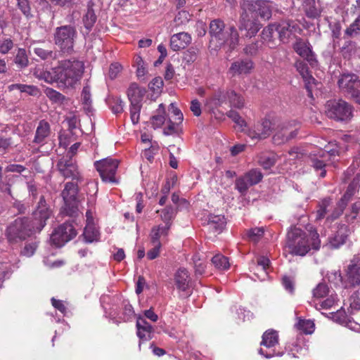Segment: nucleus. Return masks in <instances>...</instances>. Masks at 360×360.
<instances>
[{"label":"nucleus","instance_id":"nucleus-19","mask_svg":"<svg viewBox=\"0 0 360 360\" xmlns=\"http://www.w3.org/2000/svg\"><path fill=\"white\" fill-rule=\"evenodd\" d=\"M254 69V63L249 58H238L233 61L229 70L228 74L231 77L250 75Z\"/></svg>","mask_w":360,"mask_h":360},{"label":"nucleus","instance_id":"nucleus-27","mask_svg":"<svg viewBox=\"0 0 360 360\" xmlns=\"http://www.w3.org/2000/svg\"><path fill=\"white\" fill-rule=\"evenodd\" d=\"M295 68L304 81L308 96L313 98L312 86L315 84V79L309 74L307 64L298 60L295 63Z\"/></svg>","mask_w":360,"mask_h":360},{"label":"nucleus","instance_id":"nucleus-37","mask_svg":"<svg viewBox=\"0 0 360 360\" xmlns=\"http://www.w3.org/2000/svg\"><path fill=\"white\" fill-rule=\"evenodd\" d=\"M227 100L230 104V107L241 109L244 107L245 101L243 96L238 94L233 90L226 91Z\"/></svg>","mask_w":360,"mask_h":360},{"label":"nucleus","instance_id":"nucleus-18","mask_svg":"<svg viewBox=\"0 0 360 360\" xmlns=\"http://www.w3.org/2000/svg\"><path fill=\"white\" fill-rule=\"evenodd\" d=\"M338 84L340 90L348 95L354 94L360 89V80L354 73H343L340 75Z\"/></svg>","mask_w":360,"mask_h":360},{"label":"nucleus","instance_id":"nucleus-52","mask_svg":"<svg viewBox=\"0 0 360 360\" xmlns=\"http://www.w3.org/2000/svg\"><path fill=\"white\" fill-rule=\"evenodd\" d=\"M96 20V16L92 8H89L83 18L84 27L89 31L91 30Z\"/></svg>","mask_w":360,"mask_h":360},{"label":"nucleus","instance_id":"nucleus-6","mask_svg":"<svg viewBox=\"0 0 360 360\" xmlns=\"http://www.w3.org/2000/svg\"><path fill=\"white\" fill-rule=\"evenodd\" d=\"M326 114L335 121L347 122L352 117V107L342 99L330 100L326 104Z\"/></svg>","mask_w":360,"mask_h":360},{"label":"nucleus","instance_id":"nucleus-9","mask_svg":"<svg viewBox=\"0 0 360 360\" xmlns=\"http://www.w3.org/2000/svg\"><path fill=\"white\" fill-rule=\"evenodd\" d=\"M77 186L73 182H68L62 191L61 195L64 201L63 212L68 216L74 217L78 212L77 200Z\"/></svg>","mask_w":360,"mask_h":360},{"label":"nucleus","instance_id":"nucleus-63","mask_svg":"<svg viewBox=\"0 0 360 360\" xmlns=\"http://www.w3.org/2000/svg\"><path fill=\"white\" fill-rule=\"evenodd\" d=\"M198 49L193 47L189 49L184 53V60L187 64L194 63L198 58Z\"/></svg>","mask_w":360,"mask_h":360},{"label":"nucleus","instance_id":"nucleus-60","mask_svg":"<svg viewBox=\"0 0 360 360\" xmlns=\"http://www.w3.org/2000/svg\"><path fill=\"white\" fill-rule=\"evenodd\" d=\"M135 64L136 66V75L139 78L144 77L147 73L145 62L141 56H136L135 58Z\"/></svg>","mask_w":360,"mask_h":360},{"label":"nucleus","instance_id":"nucleus-50","mask_svg":"<svg viewBox=\"0 0 360 360\" xmlns=\"http://www.w3.org/2000/svg\"><path fill=\"white\" fill-rule=\"evenodd\" d=\"M359 177L356 176L349 184L343 195L351 200L352 196L359 191Z\"/></svg>","mask_w":360,"mask_h":360},{"label":"nucleus","instance_id":"nucleus-13","mask_svg":"<svg viewBox=\"0 0 360 360\" xmlns=\"http://www.w3.org/2000/svg\"><path fill=\"white\" fill-rule=\"evenodd\" d=\"M77 231L72 224L65 222L54 230L51 236V242L56 247H62L77 236Z\"/></svg>","mask_w":360,"mask_h":360},{"label":"nucleus","instance_id":"nucleus-58","mask_svg":"<svg viewBox=\"0 0 360 360\" xmlns=\"http://www.w3.org/2000/svg\"><path fill=\"white\" fill-rule=\"evenodd\" d=\"M274 32H276V24L269 25L264 27L262 32V39L266 41H271Z\"/></svg>","mask_w":360,"mask_h":360},{"label":"nucleus","instance_id":"nucleus-55","mask_svg":"<svg viewBox=\"0 0 360 360\" xmlns=\"http://www.w3.org/2000/svg\"><path fill=\"white\" fill-rule=\"evenodd\" d=\"M226 115L240 128L241 131L243 130V127H246V122L238 112L231 110L226 112Z\"/></svg>","mask_w":360,"mask_h":360},{"label":"nucleus","instance_id":"nucleus-64","mask_svg":"<svg viewBox=\"0 0 360 360\" xmlns=\"http://www.w3.org/2000/svg\"><path fill=\"white\" fill-rule=\"evenodd\" d=\"M333 319L340 324H348L349 321V318L347 315L345 311L344 310H338L333 315Z\"/></svg>","mask_w":360,"mask_h":360},{"label":"nucleus","instance_id":"nucleus-30","mask_svg":"<svg viewBox=\"0 0 360 360\" xmlns=\"http://www.w3.org/2000/svg\"><path fill=\"white\" fill-rule=\"evenodd\" d=\"M174 215V210L172 206H167L162 210L161 214V219L165 223V225L161 226L159 224V238L161 236H167L168 231L172 224V220Z\"/></svg>","mask_w":360,"mask_h":360},{"label":"nucleus","instance_id":"nucleus-7","mask_svg":"<svg viewBox=\"0 0 360 360\" xmlns=\"http://www.w3.org/2000/svg\"><path fill=\"white\" fill-rule=\"evenodd\" d=\"M146 93L136 83H131L127 89V96L131 103L130 116L131 122L136 124L139 121L141 101Z\"/></svg>","mask_w":360,"mask_h":360},{"label":"nucleus","instance_id":"nucleus-11","mask_svg":"<svg viewBox=\"0 0 360 360\" xmlns=\"http://www.w3.org/2000/svg\"><path fill=\"white\" fill-rule=\"evenodd\" d=\"M149 319L152 322H156L158 315L153 309H150L144 311V316H139L136 318L137 335L143 341L150 340L154 334V328L146 320Z\"/></svg>","mask_w":360,"mask_h":360},{"label":"nucleus","instance_id":"nucleus-43","mask_svg":"<svg viewBox=\"0 0 360 360\" xmlns=\"http://www.w3.org/2000/svg\"><path fill=\"white\" fill-rule=\"evenodd\" d=\"M13 89L20 91L21 93H25L27 95L36 96L39 94V89L34 85H27L23 84H15L13 85Z\"/></svg>","mask_w":360,"mask_h":360},{"label":"nucleus","instance_id":"nucleus-45","mask_svg":"<svg viewBox=\"0 0 360 360\" xmlns=\"http://www.w3.org/2000/svg\"><path fill=\"white\" fill-rule=\"evenodd\" d=\"M303 8L306 15L309 18H315L318 15V10L316 7L315 0H304Z\"/></svg>","mask_w":360,"mask_h":360},{"label":"nucleus","instance_id":"nucleus-14","mask_svg":"<svg viewBox=\"0 0 360 360\" xmlns=\"http://www.w3.org/2000/svg\"><path fill=\"white\" fill-rule=\"evenodd\" d=\"M241 8L243 11H248L255 15L260 16L264 20L271 17V6L268 1L262 0H241Z\"/></svg>","mask_w":360,"mask_h":360},{"label":"nucleus","instance_id":"nucleus-46","mask_svg":"<svg viewBox=\"0 0 360 360\" xmlns=\"http://www.w3.org/2000/svg\"><path fill=\"white\" fill-rule=\"evenodd\" d=\"M244 174L253 186L258 184L263 179V174L259 169H252Z\"/></svg>","mask_w":360,"mask_h":360},{"label":"nucleus","instance_id":"nucleus-54","mask_svg":"<svg viewBox=\"0 0 360 360\" xmlns=\"http://www.w3.org/2000/svg\"><path fill=\"white\" fill-rule=\"evenodd\" d=\"M311 165L313 167L316 171L320 170L321 173L319 176L323 178L326 174V171L325 167L326 166V163L324 160H320L317 158H311Z\"/></svg>","mask_w":360,"mask_h":360},{"label":"nucleus","instance_id":"nucleus-44","mask_svg":"<svg viewBox=\"0 0 360 360\" xmlns=\"http://www.w3.org/2000/svg\"><path fill=\"white\" fill-rule=\"evenodd\" d=\"M345 34L349 37H354L360 34V14L345 30Z\"/></svg>","mask_w":360,"mask_h":360},{"label":"nucleus","instance_id":"nucleus-35","mask_svg":"<svg viewBox=\"0 0 360 360\" xmlns=\"http://www.w3.org/2000/svg\"><path fill=\"white\" fill-rule=\"evenodd\" d=\"M227 100L226 92L218 91L215 93L212 96L207 98L206 101V105L211 109L221 106Z\"/></svg>","mask_w":360,"mask_h":360},{"label":"nucleus","instance_id":"nucleus-40","mask_svg":"<svg viewBox=\"0 0 360 360\" xmlns=\"http://www.w3.org/2000/svg\"><path fill=\"white\" fill-rule=\"evenodd\" d=\"M83 236L86 243H92L98 240L99 233L93 224H87L84 228Z\"/></svg>","mask_w":360,"mask_h":360},{"label":"nucleus","instance_id":"nucleus-33","mask_svg":"<svg viewBox=\"0 0 360 360\" xmlns=\"http://www.w3.org/2000/svg\"><path fill=\"white\" fill-rule=\"evenodd\" d=\"M191 15L186 11H179L175 16L173 22L172 27L173 29L175 28L176 30H184L186 28V25L191 20Z\"/></svg>","mask_w":360,"mask_h":360},{"label":"nucleus","instance_id":"nucleus-38","mask_svg":"<svg viewBox=\"0 0 360 360\" xmlns=\"http://www.w3.org/2000/svg\"><path fill=\"white\" fill-rule=\"evenodd\" d=\"M252 186L253 185H252L245 174L237 178L235 181V189L237 190L242 196L246 195L248 189Z\"/></svg>","mask_w":360,"mask_h":360},{"label":"nucleus","instance_id":"nucleus-29","mask_svg":"<svg viewBox=\"0 0 360 360\" xmlns=\"http://www.w3.org/2000/svg\"><path fill=\"white\" fill-rule=\"evenodd\" d=\"M347 282L352 287L360 285V260L352 261L347 271Z\"/></svg>","mask_w":360,"mask_h":360},{"label":"nucleus","instance_id":"nucleus-53","mask_svg":"<svg viewBox=\"0 0 360 360\" xmlns=\"http://www.w3.org/2000/svg\"><path fill=\"white\" fill-rule=\"evenodd\" d=\"M356 46L355 42L346 41L340 49V53L345 58H349L355 52Z\"/></svg>","mask_w":360,"mask_h":360},{"label":"nucleus","instance_id":"nucleus-39","mask_svg":"<svg viewBox=\"0 0 360 360\" xmlns=\"http://www.w3.org/2000/svg\"><path fill=\"white\" fill-rule=\"evenodd\" d=\"M33 52L41 60H55L57 58V52L56 51L45 49L42 47H34Z\"/></svg>","mask_w":360,"mask_h":360},{"label":"nucleus","instance_id":"nucleus-62","mask_svg":"<svg viewBox=\"0 0 360 360\" xmlns=\"http://www.w3.org/2000/svg\"><path fill=\"white\" fill-rule=\"evenodd\" d=\"M262 44L259 41H255L252 44H248L243 49V52L248 56H255L257 54Z\"/></svg>","mask_w":360,"mask_h":360},{"label":"nucleus","instance_id":"nucleus-61","mask_svg":"<svg viewBox=\"0 0 360 360\" xmlns=\"http://www.w3.org/2000/svg\"><path fill=\"white\" fill-rule=\"evenodd\" d=\"M338 302V297L335 293H331L323 301H321L319 304L321 309H329L333 307Z\"/></svg>","mask_w":360,"mask_h":360},{"label":"nucleus","instance_id":"nucleus-59","mask_svg":"<svg viewBox=\"0 0 360 360\" xmlns=\"http://www.w3.org/2000/svg\"><path fill=\"white\" fill-rule=\"evenodd\" d=\"M110 108L113 113L118 114L123 112L124 102L120 98H112L110 103Z\"/></svg>","mask_w":360,"mask_h":360},{"label":"nucleus","instance_id":"nucleus-25","mask_svg":"<svg viewBox=\"0 0 360 360\" xmlns=\"http://www.w3.org/2000/svg\"><path fill=\"white\" fill-rule=\"evenodd\" d=\"M297 135V129H291L290 124H283L273 136L272 141L276 145H282L294 139Z\"/></svg>","mask_w":360,"mask_h":360},{"label":"nucleus","instance_id":"nucleus-48","mask_svg":"<svg viewBox=\"0 0 360 360\" xmlns=\"http://www.w3.org/2000/svg\"><path fill=\"white\" fill-rule=\"evenodd\" d=\"M276 162V157L275 155H261L259 158L258 163L264 169H269L272 167Z\"/></svg>","mask_w":360,"mask_h":360},{"label":"nucleus","instance_id":"nucleus-41","mask_svg":"<svg viewBox=\"0 0 360 360\" xmlns=\"http://www.w3.org/2000/svg\"><path fill=\"white\" fill-rule=\"evenodd\" d=\"M82 101L83 108L86 112H91V94L90 87L89 86H84L82 91Z\"/></svg>","mask_w":360,"mask_h":360},{"label":"nucleus","instance_id":"nucleus-36","mask_svg":"<svg viewBox=\"0 0 360 360\" xmlns=\"http://www.w3.org/2000/svg\"><path fill=\"white\" fill-rule=\"evenodd\" d=\"M332 200L330 198H325L320 200L317 205V210L315 212L316 221H319L325 217L326 218V214L328 212V208L330 205Z\"/></svg>","mask_w":360,"mask_h":360},{"label":"nucleus","instance_id":"nucleus-10","mask_svg":"<svg viewBox=\"0 0 360 360\" xmlns=\"http://www.w3.org/2000/svg\"><path fill=\"white\" fill-rule=\"evenodd\" d=\"M278 344V335L274 330H268L262 335V340L260 343L261 347L258 352L260 355L266 359L274 356H281L283 352H276L275 347Z\"/></svg>","mask_w":360,"mask_h":360},{"label":"nucleus","instance_id":"nucleus-4","mask_svg":"<svg viewBox=\"0 0 360 360\" xmlns=\"http://www.w3.org/2000/svg\"><path fill=\"white\" fill-rule=\"evenodd\" d=\"M36 231L28 218L18 217L7 227L6 236L10 243H18L26 240Z\"/></svg>","mask_w":360,"mask_h":360},{"label":"nucleus","instance_id":"nucleus-57","mask_svg":"<svg viewBox=\"0 0 360 360\" xmlns=\"http://www.w3.org/2000/svg\"><path fill=\"white\" fill-rule=\"evenodd\" d=\"M264 233L263 228L255 227L250 229L247 233V236L250 240L256 243L262 237Z\"/></svg>","mask_w":360,"mask_h":360},{"label":"nucleus","instance_id":"nucleus-56","mask_svg":"<svg viewBox=\"0 0 360 360\" xmlns=\"http://www.w3.org/2000/svg\"><path fill=\"white\" fill-rule=\"evenodd\" d=\"M329 282L339 285L342 283V276L340 270H333L328 272L326 276Z\"/></svg>","mask_w":360,"mask_h":360},{"label":"nucleus","instance_id":"nucleus-5","mask_svg":"<svg viewBox=\"0 0 360 360\" xmlns=\"http://www.w3.org/2000/svg\"><path fill=\"white\" fill-rule=\"evenodd\" d=\"M76 37L77 30L70 25L56 27L53 34L54 44L62 53L68 54L72 53Z\"/></svg>","mask_w":360,"mask_h":360},{"label":"nucleus","instance_id":"nucleus-20","mask_svg":"<svg viewBox=\"0 0 360 360\" xmlns=\"http://www.w3.org/2000/svg\"><path fill=\"white\" fill-rule=\"evenodd\" d=\"M273 126L274 124L269 119H262L249 131L248 136L252 139H265L270 136Z\"/></svg>","mask_w":360,"mask_h":360},{"label":"nucleus","instance_id":"nucleus-3","mask_svg":"<svg viewBox=\"0 0 360 360\" xmlns=\"http://www.w3.org/2000/svg\"><path fill=\"white\" fill-rule=\"evenodd\" d=\"M57 68L59 82L67 86H72L81 79L84 65L83 62L74 58L60 61Z\"/></svg>","mask_w":360,"mask_h":360},{"label":"nucleus","instance_id":"nucleus-12","mask_svg":"<svg viewBox=\"0 0 360 360\" xmlns=\"http://www.w3.org/2000/svg\"><path fill=\"white\" fill-rule=\"evenodd\" d=\"M52 214L50 205L46 202L45 197L41 195L32 213V224L37 232H40L46 224V221Z\"/></svg>","mask_w":360,"mask_h":360},{"label":"nucleus","instance_id":"nucleus-21","mask_svg":"<svg viewBox=\"0 0 360 360\" xmlns=\"http://www.w3.org/2000/svg\"><path fill=\"white\" fill-rule=\"evenodd\" d=\"M295 51L304 60H306L311 66L317 64L315 53L312 51L310 44L304 41L301 38H297L293 44Z\"/></svg>","mask_w":360,"mask_h":360},{"label":"nucleus","instance_id":"nucleus-26","mask_svg":"<svg viewBox=\"0 0 360 360\" xmlns=\"http://www.w3.org/2000/svg\"><path fill=\"white\" fill-rule=\"evenodd\" d=\"M51 134L49 123L44 120L39 121L35 131L33 143L41 146L45 145L48 142Z\"/></svg>","mask_w":360,"mask_h":360},{"label":"nucleus","instance_id":"nucleus-42","mask_svg":"<svg viewBox=\"0 0 360 360\" xmlns=\"http://www.w3.org/2000/svg\"><path fill=\"white\" fill-rule=\"evenodd\" d=\"M211 261L213 265L219 270H226L230 266L228 258L221 254L214 255Z\"/></svg>","mask_w":360,"mask_h":360},{"label":"nucleus","instance_id":"nucleus-17","mask_svg":"<svg viewBox=\"0 0 360 360\" xmlns=\"http://www.w3.org/2000/svg\"><path fill=\"white\" fill-rule=\"evenodd\" d=\"M57 168L60 174L65 178H72V180H79L80 174L75 162L71 157H63L57 163Z\"/></svg>","mask_w":360,"mask_h":360},{"label":"nucleus","instance_id":"nucleus-23","mask_svg":"<svg viewBox=\"0 0 360 360\" xmlns=\"http://www.w3.org/2000/svg\"><path fill=\"white\" fill-rule=\"evenodd\" d=\"M248 11H244L240 15L239 30L245 34L243 37L251 38L256 35L259 30L261 25L255 20H250Z\"/></svg>","mask_w":360,"mask_h":360},{"label":"nucleus","instance_id":"nucleus-51","mask_svg":"<svg viewBox=\"0 0 360 360\" xmlns=\"http://www.w3.org/2000/svg\"><path fill=\"white\" fill-rule=\"evenodd\" d=\"M330 295V289L325 283H319L313 290V295L316 298H323Z\"/></svg>","mask_w":360,"mask_h":360},{"label":"nucleus","instance_id":"nucleus-8","mask_svg":"<svg viewBox=\"0 0 360 360\" xmlns=\"http://www.w3.org/2000/svg\"><path fill=\"white\" fill-rule=\"evenodd\" d=\"M94 165L103 181L114 184H117L119 183L118 179L115 176L119 165V161L117 160L107 158L96 161L94 163Z\"/></svg>","mask_w":360,"mask_h":360},{"label":"nucleus","instance_id":"nucleus-34","mask_svg":"<svg viewBox=\"0 0 360 360\" xmlns=\"http://www.w3.org/2000/svg\"><path fill=\"white\" fill-rule=\"evenodd\" d=\"M176 181L177 176L176 175H174L171 178H167L166 179L161 189L162 196L159 199L160 205H163L166 203L167 200V195L169 193L171 188H173L174 186L175 185Z\"/></svg>","mask_w":360,"mask_h":360},{"label":"nucleus","instance_id":"nucleus-1","mask_svg":"<svg viewBox=\"0 0 360 360\" xmlns=\"http://www.w3.org/2000/svg\"><path fill=\"white\" fill-rule=\"evenodd\" d=\"M286 247L292 255L305 256L311 249L319 250V234L312 226L307 229V232L300 228L292 226L287 233Z\"/></svg>","mask_w":360,"mask_h":360},{"label":"nucleus","instance_id":"nucleus-49","mask_svg":"<svg viewBox=\"0 0 360 360\" xmlns=\"http://www.w3.org/2000/svg\"><path fill=\"white\" fill-rule=\"evenodd\" d=\"M208 224L215 231H221L224 227V218L221 216H213L209 218Z\"/></svg>","mask_w":360,"mask_h":360},{"label":"nucleus","instance_id":"nucleus-47","mask_svg":"<svg viewBox=\"0 0 360 360\" xmlns=\"http://www.w3.org/2000/svg\"><path fill=\"white\" fill-rule=\"evenodd\" d=\"M14 62L20 68H25L28 65L29 60L25 49H18Z\"/></svg>","mask_w":360,"mask_h":360},{"label":"nucleus","instance_id":"nucleus-24","mask_svg":"<svg viewBox=\"0 0 360 360\" xmlns=\"http://www.w3.org/2000/svg\"><path fill=\"white\" fill-rule=\"evenodd\" d=\"M162 123V133L165 136H171L177 133V127L180 124L177 121L172 120L166 113L165 105L159 104V124Z\"/></svg>","mask_w":360,"mask_h":360},{"label":"nucleus","instance_id":"nucleus-31","mask_svg":"<svg viewBox=\"0 0 360 360\" xmlns=\"http://www.w3.org/2000/svg\"><path fill=\"white\" fill-rule=\"evenodd\" d=\"M34 75L39 79L44 80L47 83L59 82V75L58 68H55L51 71L44 70L42 68H35Z\"/></svg>","mask_w":360,"mask_h":360},{"label":"nucleus","instance_id":"nucleus-15","mask_svg":"<svg viewBox=\"0 0 360 360\" xmlns=\"http://www.w3.org/2000/svg\"><path fill=\"white\" fill-rule=\"evenodd\" d=\"M276 24L278 37L284 44L288 43L292 37H295L296 34H300L301 32L299 25L291 20H283Z\"/></svg>","mask_w":360,"mask_h":360},{"label":"nucleus","instance_id":"nucleus-2","mask_svg":"<svg viewBox=\"0 0 360 360\" xmlns=\"http://www.w3.org/2000/svg\"><path fill=\"white\" fill-rule=\"evenodd\" d=\"M210 43L216 47L227 46L234 49L238 44L239 36L237 30L233 25L226 27L224 22L216 19L210 24Z\"/></svg>","mask_w":360,"mask_h":360},{"label":"nucleus","instance_id":"nucleus-28","mask_svg":"<svg viewBox=\"0 0 360 360\" xmlns=\"http://www.w3.org/2000/svg\"><path fill=\"white\" fill-rule=\"evenodd\" d=\"M191 36L185 32L173 34L170 39V46L174 51H179L187 47L191 42Z\"/></svg>","mask_w":360,"mask_h":360},{"label":"nucleus","instance_id":"nucleus-32","mask_svg":"<svg viewBox=\"0 0 360 360\" xmlns=\"http://www.w3.org/2000/svg\"><path fill=\"white\" fill-rule=\"evenodd\" d=\"M270 260L266 257H260L257 259V264L253 267L255 275L261 281L265 280L267 277V269L269 266Z\"/></svg>","mask_w":360,"mask_h":360},{"label":"nucleus","instance_id":"nucleus-22","mask_svg":"<svg viewBox=\"0 0 360 360\" xmlns=\"http://www.w3.org/2000/svg\"><path fill=\"white\" fill-rule=\"evenodd\" d=\"M174 281L176 288L183 292L182 297H187L191 295V279L186 269L181 268L176 272Z\"/></svg>","mask_w":360,"mask_h":360},{"label":"nucleus","instance_id":"nucleus-16","mask_svg":"<svg viewBox=\"0 0 360 360\" xmlns=\"http://www.w3.org/2000/svg\"><path fill=\"white\" fill-rule=\"evenodd\" d=\"M352 231L345 224L338 223L336 230L328 238V245L330 249H338L347 241Z\"/></svg>","mask_w":360,"mask_h":360}]
</instances>
